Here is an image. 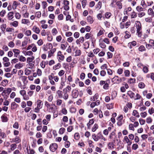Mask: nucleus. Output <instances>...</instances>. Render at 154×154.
I'll use <instances>...</instances> for the list:
<instances>
[{
  "label": "nucleus",
  "mask_w": 154,
  "mask_h": 154,
  "mask_svg": "<svg viewBox=\"0 0 154 154\" xmlns=\"http://www.w3.org/2000/svg\"><path fill=\"white\" fill-rule=\"evenodd\" d=\"M92 136L93 140L95 142L98 141L99 139H101L104 141L106 140L100 132L98 133L97 134H92Z\"/></svg>",
  "instance_id": "1"
},
{
  "label": "nucleus",
  "mask_w": 154,
  "mask_h": 154,
  "mask_svg": "<svg viewBox=\"0 0 154 154\" xmlns=\"http://www.w3.org/2000/svg\"><path fill=\"white\" fill-rule=\"evenodd\" d=\"M19 78H21V80L23 84V87H21V89H25L26 88V85L28 82L27 77L25 76H21Z\"/></svg>",
  "instance_id": "2"
},
{
  "label": "nucleus",
  "mask_w": 154,
  "mask_h": 154,
  "mask_svg": "<svg viewBox=\"0 0 154 154\" xmlns=\"http://www.w3.org/2000/svg\"><path fill=\"white\" fill-rule=\"evenodd\" d=\"M27 8L26 5H25L22 8L21 13L23 15V17L28 18L29 17V14L27 12Z\"/></svg>",
  "instance_id": "3"
},
{
  "label": "nucleus",
  "mask_w": 154,
  "mask_h": 154,
  "mask_svg": "<svg viewBox=\"0 0 154 154\" xmlns=\"http://www.w3.org/2000/svg\"><path fill=\"white\" fill-rule=\"evenodd\" d=\"M111 81L114 84H119L122 82V78L118 76H115L112 79Z\"/></svg>",
  "instance_id": "4"
},
{
  "label": "nucleus",
  "mask_w": 154,
  "mask_h": 154,
  "mask_svg": "<svg viewBox=\"0 0 154 154\" xmlns=\"http://www.w3.org/2000/svg\"><path fill=\"white\" fill-rule=\"evenodd\" d=\"M57 55L58 57V59L59 62H61L64 60L65 57L62 54V52L60 51H59L58 52Z\"/></svg>",
  "instance_id": "5"
},
{
  "label": "nucleus",
  "mask_w": 154,
  "mask_h": 154,
  "mask_svg": "<svg viewBox=\"0 0 154 154\" xmlns=\"http://www.w3.org/2000/svg\"><path fill=\"white\" fill-rule=\"evenodd\" d=\"M123 142L125 143H127V146H130L132 143V141L127 136L124 137L123 140Z\"/></svg>",
  "instance_id": "6"
},
{
  "label": "nucleus",
  "mask_w": 154,
  "mask_h": 154,
  "mask_svg": "<svg viewBox=\"0 0 154 154\" xmlns=\"http://www.w3.org/2000/svg\"><path fill=\"white\" fill-rule=\"evenodd\" d=\"M57 147L58 146L57 144L56 143H54L50 145L49 148L51 151L54 152L57 149Z\"/></svg>",
  "instance_id": "7"
},
{
  "label": "nucleus",
  "mask_w": 154,
  "mask_h": 154,
  "mask_svg": "<svg viewBox=\"0 0 154 154\" xmlns=\"http://www.w3.org/2000/svg\"><path fill=\"white\" fill-rule=\"evenodd\" d=\"M79 91L77 90L74 89L72 91V96L73 98H77L79 95Z\"/></svg>",
  "instance_id": "8"
},
{
  "label": "nucleus",
  "mask_w": 154,
  "mask_h": 154,
  "mask_svg": "<svg viewBox=\"0 0 154 154\" xmlns=\"http://www.w3.org/2000/svg\"><path fill=\"white\" fill-rule=\"evenodd\" d=\"M135 24L136 30L142 29L141 24L140 21H136Z\"/></svg>",
  "instance_id": "9"
},
{
  "label": "nucleus",
  "mask_w": 154,
  "mask_h": 154,
  "mask_svg": "<svg viewBox=\"0 0 154 154\" xmlns=\"http://www.w3.org/2000/svg\"><path fill=\"white\" fill-rule=\"evenodd\" d=\"M12 51L14 53V57L16 58L18 57L20 53V51L16 49H14Z\"/></svg>",
  "instance_id": "10"
},
{
  "label": "nucleus",
  "mask_w": 154,
  "mask_h": 154,
  "mask_svg": "<svg viewBox=\"0 0 154 154\" xmlns=\"http://www.w3.org/2000/svg\"><path fill=\"white\" fill-rule=\"evenodd\" d=\"M87 22L90 24H92L94 21V19L93 17L88 16L87 17Z\"/></svg>",
  "instance_id": "11"
},
{
  "label": "nucleus",
  "mask_w": 154,
  "mask_h": 154,
  "mask_svg": "<svg viewBox=\"0 0 154 154\" xmlns=\"http://www.w3.org/2000/svg\"><path fill=\"white\" fill-rule=\"evenodd\" d=\"M32 30L35 33L39 34L40 32V30L38 27H37L35 26H33L32 29Z\"/></svg>",
  "instance_id": "12"
},
{
  "label": "nucleus",
  "mask_w": 154,
  "mask_h": 154,
  "mask_svg": "<svg viewBox=\"0 0 154 154\" xmlns=\"http://www.w3.org/2000/svg\"><path fill=\"white\" fill-rule=\"evenodd\" d=\"M148 14L149 15L154 17V6L152 8H149L148 11Z\"/></svg>",
  "instance_id": "13"
},
{
  "label": "nucleus",
  "mask_w": 154,
  "mask_h": 154,
  "mask_svg": "<svg viewBox=\"0 0 154 154\" xmlns=\"http://www.w3.org/2000/svg\"><path fill=\"white\" fill-rule=\"evenodd\" d=\"M84 41V38L83 37H81L79 39L76 41V43L77 45H79L80 43H82Z\"/></svg>",
  "instance_id": "14"
},
{
  "label": "nucleus",
  "mask_w": 154,
  "mask_h": 154,
  "mask_svg": "<svg viewBox=\"0 0 154 154\" xmlns=\"http://www.w3.org/2000/svg\"><path fill=\"white\" fill-rule=\"evenodd\" d=\"M18 105L16 104L14 102H12L11 104V109L12 110L15 109L18 107Z\"/></svg>",
  "instance_id": "15"
},
{
  "label": "nucleus",
  "mask_w": 154,
  "mask_h": 154,
  "mask_svg": "<svg viewBox=\"0 0 154 154\" xmlns=\"http://www.w3.org/2000/svg\"><path fill=\"white\" fill-rule=\"evenodd\" d=\"M56 50V48H54L49 51L48 57L49 58L51 57L53 55V54L55 52Z\"/></svg>",
  "instance_id": "16"
},
{
  "label": "nucleus",
  "mask_w": 154,
  "mask_h": 154,
  "mask_svg": "<svg viewBox=\"0 0 154 154\" xmlns=\"http://www.w3.org/2000/svg\"><path fill=\"white\" fill-rule=\"evenodd\" d=\"M23 64L22 63L19 62L15 65V67L16 69H20L23 66Z\"/></svg>",
  "instance_id": "17"
},
{
  "label": "nucleus",
  "mask_w": 154,
  "mask_h": 154,
  "mask_svg": "<svg viewBox=\"0 0 154 154\" xmlns=\"http://www.w3.org/2000/svg\"><path fill=\"white\" fill-rule=\"evenodd\" d=\"M37 107L41 109L42 106V101L40 100H38L36 102Z\"/></svg>",
  "instance_id": "18"
},
{
  "label": "nucleus",
  "mask_w": 154,
  "mask_h": 154,
  "mask_svg": "<svg viewBox=\"0 0 154 154\" xmlns=\"http://www.w3.org/2000/svg\"><path fill=\"white\" fill-rule=\"evenodd\" d=\"M18 23H19L17 21H15L13 22H11L10 23V25L15 27H16L18 26Z\"/></svg>",
  "instance_id": "19"
},
{
  "label": "nucleus",
  "mask_w": 154,
  "mask_h": 154,
  "mask_svg": "<svg viewBox=\"0 0 154 154\" xmlns=\"http://www.w3.org/2000/svg\"><path fill=\"white\" fill-rule=\"evenodd\" d=\"M20 3L16 1L13 2L12 5V8L13 9H15L19 5Z\"/></svg>",
  "instance_id": "20"
},
{
  "label": "nucleus",
  "mask_w": 154,
  "mask_h": 154,
  "mask_svg": "<svg viewBox=\"0 0 154 154\" xmlns=\"http://www.w3.org/2000/svg\"><path fill=\"white\" fill-rule=\"evenodd\" d=\"M21 23L23 24H26L28 25L30 23V21L29 20L23 19L21 20Z\"/></svg>",
  "instance_id": "21"
},
{
  "label": "nucleus",
  "mask_w": 154,
  "mask_h": 154,
  "mask_svg": "<svg viewBox=\"0 0 154 154\" xmlns=\"http://www.w3.org/2000/svg\"><path fill=\"white\" fill-rule=\"evenodd\" d=\"M14 13L13 12H9L8 14V19L9 20H11L14 18Z\"/></svg>",
  "instance_id": "22"
},
{
  "label": "nucleus",
  "mask_w": 154,
  "mask_h": 154,
  "mask_svg": "<svg viewBox=\"0 0 154 154\" xmlns=\"http://www.w3.org/2000/svg\"><path fill=\"white\" fill-rule=\"evenodd\" d=\"M107 145L108 148L110 149H113L114 148V143L113 142H109Z\"/></svg>",
  "instance_id": "23"
},
{
  "label": "nucleus",
  "mask_w": 154,
  "mask_h": 154,
  "mask_svg": "<svg viewBox=\"0 0 154 154\" xmlns=\"http://www.w3.org/2000/svg\"><path fill=\"white\" fill-rule=\"evenodd\" d=\"M61 67V65L60 64L58 63L56 65H54L53 67V69L54 70H56L58 69H59Z\"/></svg>",
  "instance_id": "24"
},
{
  "label": "nucleus",
  "mask_w": 154,
  "mask_h": 154,
  "mask_svg": "<svg viewBox=\"0 0 154 154\" xmlns=\"http://www.w3.org/2000/svg\"><path fill=\"white\" fill-rule=\"evenodd\" d=\"M8 82V81L7 80L4 79L1 82L0 85L1 86L5 87L7 85Z\"/></svg>",
  "instance_id": "25"
},
{
  "label": "nucleus",
  "mask_w": 154,
  "mask_h": 154,
  "mask_svg": "<svg viewBox=\"0 0 154 154\" xmlns=\"http://www.w3.org/2000/svg\"><path fill=\"white\" fill-rule=\"evenodd\" d=\"M71 90V88L70 86L67 85L66 87L63 89V91L67 93L69 92Z\"/></svg>",
  "instance_id": "26"
},
{
  "label": "nucleus",
  "mask_w": 154,
  "mask_h": 154,
  "mask_svg": "<svg viewBox=\"0 0 154 154\" xmlns=\"http://www.w3.org/2000/svg\"><path fill=\"white\" fill-rule=\"evenodd\" d=\"M35 59V57L33 56H32L31 57H28L26 59L27 63H31Z\"/></svg>",
  "instance_id": "27"
},
{
  "label": "nucleus",
  "mask_w": 154,
  "mask_h": 154,
  "mask_svg": "<svg viewBox=\"0 0 154 154\" xmlns=\"http://www.w3.org/2000/svg\"><path fill=\"white\" fill-rule=\"evenodd\" d=\"M26 65V67L27 68L32 69L33 68L34 66V64L32 63H27Z\"/></svg>",
  "instance_id": "28"
},
{
  "label": "nucleus",
  "mask_w": 154,
  "mask_h": 154,
  "mask_svg": "<svg viewBox=\"0 0 154 154\" xmlns=\"http://www.w3.org/2000/svg\"><path fill=\"white\" fill-rule=\"evenodd\" d=\"M6 24H2L0 26V28L2 31L3 32H4L5 30H6Z\"/></svg>",
  "instance_id": "29"
},
{
  "label": "nucleus",
  "mask_w": 154,
  "mask_h": 154,
  "mask_svg": "<svg viewBox=\"0 0 154 154\" xmlns=\"http://www.w3.org/2000/svg\"><path fill=\"white\" fill-rule=\"evenodd\" d=\"M60 88H62L63 86H65V81H64V80L63 79V77H62L61 79V82L60 83Z\"/></svg>",
  "instance_id": "30"
},
{
  "label": "nucleus",
  "mask_w": 154,
  "mask_h": 154,
  "mask_svg": "<svg viewBox=\"0 0 154 154\" xmlns=\"http://www.w3.org/2000/svg\"><path fill=\"white\" fill-rule=\"evenodd\" d=\"M56 94L59 98H62L63 97V94L61 91L60 90L57 91L56 92Z\"/></svg>",
  "instance_id": "31"
},
{
  "label": "nucleus",
  "mask_w": 154,
  "mask_h": 154,
  "mask_svg": "<svg viewBox=\"0 0 154 154\" xmlns=\"http://www.w3.org/2000/svg\"><path fill=\"white\" fill-rule=\"evenodd\" d=\"M142 29L136 30L137 35L138 37H140L142 35Z\"/></svg>",
  "instance_id": "32"
},
{
  "label": "nucleus",
  "mask_w": 154,
  "mask_h": 154,
  "mask_svg": "<svg viewBox=\"0 0 154 154\" xmlns=\"http://www.w3.org/2000/svg\"><path fill=\"white\" fill-rule=\"evenodd\" d=\"M1 119L2 122H6L8 121V118L5 115H3L1 116Z\"/></svg>",
  "instance_id": "33"
},
{
  "label": "nucleus",
  "mask_w": 154,
  "mask_h": 154,
  "mask_svg": "<svg viewBox=\"0 0 154 154\" xmlns=\"http://www.w3.org/2000/svg\"><path fill=\"white\" fill-rule=\"evenodd\" d=\"M132 115L137 118H139L140 117L138 112H137V111L136 110H134L133 111Z\"/></svg>",
  "instance_id": "34"
},
{
  "label": "nucleus",
  "mask_w": 154,
  "mask_h": 154,
  "mask_svg": "<svg viewBox=\"0 0 154 154\" xmlns=\"http://www.w3.org/2000/svg\"><path fill=\"white\" fill-rule=\"evenodd\" d=\"M114 104L113 103H109L106 105V107L108 109H111L113 108Z\"/></svg>",
  "instance_id": "35"
},
{
  "label": "nucleus",
  "mask_w": 154,
  "mask_h": 154,
  "mask_svg": "<svg viewBox=\"0 0 154 154\" xmlns=\"http://www.w3.org/2000/svg\"><path fill=\"white\" fill-rule=\"evenodd\" d=\"M1 95L4 96V98H5L6 99L8 97V96L7 95L6 90H4L2 93Z\"/></svg>",
  "instance_id": "36"
},
{
  "label": "nucleus",
  "mask_w": 154,
  "mask_h": 154,
  "mask_svg": "<svg viewBox=\"0 0 154 154\" xmlns=\"http://www.w3.org/2000/svg\"><path fill=\"white\" fill-rule=\"evenodd\" d=\"M136 82V79H135L130 78L128 81V83L130 84H132Z\"/></svg>",
  "instance_id": "37"
},
{
  "label": "nucleus",
  "mask_w": 154,
  "mask_h": 154,
  "mask_svg": "<svg viewBox=\"0 0 154 154\" xmlns=\"http://www.w3.org/2000/svg\"><path fill=\"white\" fill-rule=\"evenodd\" d=\"M24 72L26 75H28L31 74V71L27 68H26L24 70Z\"/></svg>",
  "instance_id": "38"
},
{
  "label": "nucleus",
  "mask_w": 154,
  "mask_h": 154,
  "mask_svg": "<svg viewBox=\"0 0 154 154\" xmlns=\"http://www.w3.org/2000/svg\"><path fill=\"white\" fill-rule=\"evenodd\" d=\"M116 133L114 131H112L109 134V137L110 139H112L113 137L115 136Z\"/></svg>",
  "instance_id": "39"
},
{
  "label": "nucleus",
  "mask_w": 154,
  "mask_h": 154,
  "mask_svg": "<svg viewBox=\"0 0 154 154\" xmlns=\"http://www.w3.org/2000/svg\"><path fill=\"white\" fill-rule=\"evenodd\" d=\"M81 54V51L79 49L76 50L75 52V56H80Z\"/></svg>",
  "instance_id": "40"
},
{
  "label": "nucleus",
  "mask_w": 154,
  "mask_h": 154,
  "mask_svg": "<svg viewBox=\"0 0 154 154\" xmlns=\"http://www.w3.org/2000/svg\"><path fill=\"white\" fill-rule=\"evenodd\" d=\"M127 94L132 98L134 97V94L132 91H129L128 92Z\"/></svg>",
  "instance_id": "41"
},
{
  "label": "nucleus",
  "mask_w": 154,
  "mask_h": 154,
  "mask_svg": "<svg viewBox=\"0 0 154 154\" xmlns=\"http://www.w3.org/2000/svg\"><path fill=\"white\" fill-rule=\"evenodd\" d=\"M51 32L53 35L54 36L56 35L58 33L57 30L55 28H54L52 29Z\"/></svg>",
  "instance_id": "42"
},
{
  "label": "nucleus",
  "mask_w": 154,
  "mask_h": 154,
  "mask_svg": "<svg viewBox=\"0 0 154 154\" xmlns=\"http://www.w3.org/2000/svg\"><path fill=\"white\" fill-rule=\"evenodd\" d=\"M80 137V135L78 133H75L74 136V139L76 140H78Z\"/></svg>",
  "instance_id": "43"
},
{
  "label": "nucleus",
  "mask_w": 154,
  "mask_h": 154,
  "mask_svg": "<svg viewBox=\"0 0 154 154\" xmlns=\"http://www.w3.org/2000/svg\"><path fill=\"white\" fill-rule=\"evenodd\" d=\"M19 61L21 62H25L26 60V58L23 56L21 55L19 57Z\"/></svg>",
  "instance_id": "44"
},
{
  "label": "nucleus",
  "mask_w": 154,
  "mask_h": 154,
  "mask_svg": "<svg viewBox=\"0 0 154 154\" xmlns=\"http://www.w3.org/2000/svg\"><path fill=\"white\" fill-rule=\"evenodd\" d=\"M98 128V125L97 124H95L92 128V131L93 132H95Z\"/></svg>",
  "instance_id": "45"
},
{
  "label": "nucleus",
  "mask_w": 154,
  "mask_h": 154,
  "mask_svg": "<svg viewBox=\"0 0 154 154\" xmlns=\"http://www.w3.org/2000/svg\"><path fill=\"white\" fill-rule=\"evenodd\" d=\"M131 18H134L137 17V14L136 12L133 11L131 13Z\"/></svg>",
  "instance_id": "46"
},
{
  "label": "nucleus",
  "mask_w": 154,
  "mask_h": 154,
  "mask_svg": "<svg viewBox=\"0 0 154 154\" xmlns=\"http://www.w3.org/2000/svg\"><path fill=\"white\" fill-rule=\"evenodd\" d=\"M63 98L65 100H67L69 97V95L67 92H64L63 96Z\"/></svg>",
  "instance_id": "47"
},
{
  "label": "nucleus",
  "mask_w": 154,
  "mask_h": 154,
  "mask_svg": "<svg viewBox=\"0 0 154 154\" xmlns=\"http://www.w3.org/2000/svg\"><path fill=\"white\" fill-rule=\"evenodd\" d=\"M6 31L8 32H14V29L13 28L7 27L6 29Z\"/></svg>",
  "instance_id": "48"
},
{
  "label": "nucleus",
  "mask_w": 154,
  "mask_h": 154,
  "mask_svg": "<svg viewBox=\"0 0 154 154\" xmlns=\"http://www.w3.org/2000/svg\"><path fill=\"white\" fill-rule=\"evenodd\" d=\"M65 129L63 128H61L59 129V133L60 134H62L64 133Z\"/></svg>",
  "instance_id": "49"
},
{
  "label": "nucleus",
  "mask_w": 154,
  "mask_h": 154,
  "mask_svg": "<svg viewBox=\"0 0 154 154\" xmlns=\"http://www.w3.org/2000/svg\"><path fill=\"white\" fill-rule=\"evenodd\" d=\"M138 87L140 88H143L145 87V84L142 82H140L138 84Z\"/></svg>",
  "instance_id": "50"
},
{
  "label": "nucleus",
  "mask_w": 154,
  "mask_h": 154,
  "mask_svg": "<svg viewBox=\"0 0 154 154\" xmlns=\"http://www.w3.org/2000/svg\"><path fill=\"white\" fill-rule=\"evenodd\" d=\"M138 50L141 52H142L144 51H145L146 50V49L145 48V47L143 46V45H141L140 46L139 48H138Z\"/></svg>",
  "instance_id": "51"
},
{
  "label": "nucleus",
  "mask_w": 154,
  "mask_h": 154,
  "mask_svg": "<svg viewBox=\"0 0 154 154\" xmlns=\"http://www.w3.org/2000/svg\"><path fill=\"white\" fill-rule=\"evenodd\" d=\"M28 44V41L24 40L22 42L21 46L23 47H25Z\"/></svg>",
  "instance_id": "52"
},
{
  "label": "nucleus",
  "mask_w": 154,
  "mask_h": 154,
  "mask_svg": "<svg viewBox=\"0 0 154 154\" xmlns=\"http://www.w3.org/2000/svg\"><path fill=\"white\" fill-rule=\"evenodd\" d=\"M131 9H132L131 7H128L127 8L125 9L124 12L125 13V14H128V12L131 11Z\"/></svg>",
  "instance_id": "53"
},
{
  "label": "nucleus",
  "mask_w": 154,
  "mask_h": 154,
  "mask_svg": "<svg viewBox=\"0 0 154 154\" xmlns=\"http://www.w3.org/2000/svg\"><path fill=\"white\" fill-rule=\"evenodd\" d=\"M138 148V145L136 144L135 143L133 144L132 146V149L135 150Z\"/></svg>",
  "instance_id": "54"
},
{
  "label": "nucleus",
  "mask_w": 154,
  "mask_h": 154,
  "mask_svg": "<svg viewBox=\"0 0 154 154\" xmlns=\"http://www.w3.org/2000/svg\"><path fill=\"white\" fill-rule=\"evenodd\" d=\"M11 149L12 151L14 150L17 147V145L15 143H13L11 144Z\"/></svg>",
  "instance_id": "55"
},
{
  "label": "nucleus",
  "mask_w": 154,
  "mask_h": 154,
  "mask_svg": "<svg viewBox=\"0 0 154 154\" xmlns=\"http://www.w3.org/2000/svg\"><path fill=\"white\" fill-rule=\"evenodd\" d=\"M125 75L126 77H129L130 75V72L128 70H126L124 72Z\"/></svg>",
  "instance_id": "56"
},
{
  "label": "nucleus",
  "mask_w": 154,
  "mask_h": 154,
  "mask_svg": "<svg viewBox=\"0 0 154 154\" xmlns=\"http://www.w3.org/2000/svg\"><path fill=\"white\" fill-rule=\"evenodd\" d=\"M76 111V109L74 107H71L70 109V112L72 113H75Z\"/></svg>",
  "instance_id": "57"
},
{
  "label": "nucleus",
  "mask_w": 154,
  "mask_h": 154,
  "mask_svg": "<svg viewBox=\"0 0 154 154\" xmlns=\"http://www.w3.org/2000/svg\"><path fill=\"white\" fill-rule=\"evenodd\" d=\"M143 70L144 73H147L149 70L148 68L146 66H143Z\"/></svg>",
  "instance_id": "58"
},
{
  "label": "nucleus",
  "mask_w": 154,
  "mask_h": 154,
  "mask_svg": "<svg viewBox=\"0 0 154 154\" xmlns=\"http://www.w3.org/2000/svg\"><path fill=\"white\" fill-rule=\"evenodd\" d=\"M70 143L69 141H65L64 143L65 147L66 148H68L69 147Z\"/></svg>",
  "instance_id": "59"
},
{
  "label": "nucleus",
  "mask_w": 154,
  "mask_h": 154,
  "mask_svg": "<svg viewBox=\"0 0 154 154\" xmlns=\"http://www.w3.org/2000/svg\"><path fill=\"white\" fill-rule=\"evenodd\" d=\"M116 5L118 7V8L119 9H121L122 8V3L120 2H119L118 1L116 2Z\"/></svg>",
  "instance_id": "60"
},
{
  "label": "nucleus",
  "mask_w": 154,
  "mask_h": 154,
  "mask_svg": "<svg viewBox=\"0 0 154 154\" xmlns=\"http://www.w3.org/2000/svg\"><path fill=\"white\" fill-rule=\"evenodd\" d=\"M46 65V62L44 61H42L40 64V66L42 68L44 69Z\"/></svg>",
  "instance_id": "61"
},
{
  "label": "nucleus",
  "mask_w": 154,
  "mask_h": 154,
  "mask_svg": "<svg viewBox=\"0 0 154 154\" xmlns=\"http://www.w3.org/2000/svg\"><path fill=\"white\" fill-rule=\"evenodd\" d=\"M65 72L63 70H61L58 73V75L60 76H62L65 73Z\"/></svg>",
  "instance_id": "62"
},
{
  "label": "nucleus",
  "mask_w": 154,
  "mask_h": 154,
  "mask_svg": "<svg viewBox=\"0 0 154 154\" xmlns=\"http://www.w3.org/2000/svg\"><path fill=\"white\" fill-rule=\"evenodd\" d=\"M25 34L27 36H30L31 34V31L30 30H26L25 32Z\"/></svg>",
  "instance_id": "63"
},
{
  "label": "nucleus",
  "mask_w": 154,
  "mask_h": 154,
  "mask_svg": "<svg viewBox=\"0 0 154 154\" xmlns=\"http://www.w3.org/2000/svg\"><path fill=\"white\" fill-rule=\"evenodd\" d=\"M14 142L16 143H18L20 142V137L18 136H16L15 138Z\"/></svg>",
  "instance_id": "64"
}]
</instances>
